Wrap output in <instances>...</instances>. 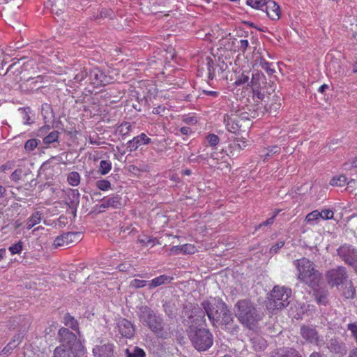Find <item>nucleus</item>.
Listing matches in <instances>:
<instances>
[{"mask_svg":"<svg viewBox=\"0 0 357 357\" xmlns=\"http://www.w3.org/2000/svg\"><path fill=\"white\" fill-rule=\"evenodd\" d=\"M294 264L298 271V279L314 288L319 285L321 273L314 269L313 263L307 258L295 260Z\"/></svg>","mask_w":357,"mask_h":357,"instance_id":"3","label":"nucleus"},{"mask_svg":"<svg viewBox=\"0 0 357 357\" xmlns=\"http://www.w3.org/2000/svg\"><path fill=\"white\" fill-rule=\"evenodd\" d=\"M58 340L61 343L59 347L73 349L74 347L79 345L77 336L75 333L66 328H61L58 333Z\"/></svg>","mask_w":357,"mask_h":357,"instance_id":"13","label":"nucleus"},{"mask_svg":"<svg viewBox=\"0 0 357 357\" xmlns=\"http://www.w3.org/2000/svg\"><path fill=\"white\" fill-rule=\"evenodd\" d=\"M320 215L321 214H319V211L314 210L306 215L305 221L307 223L312 224L320 218Z\"/></svg>","mask_w":357,"mask_h":357,"instance_id":"42","label":"nucleus"},{"mask_svg":"<svg viewBox=\"0 0 357 357\" xmlns=\"http://www.w3.org/2000/svg\"><path fill=\"white\" fill-rule=\"evenodd\" d=\"M96 187L100 190H107L111 188V183L109 181L102 179L98 180L96 183Z\"/></svg>","mask_w":357,"mask_h":357,"instance_id":"45","label":"nucleus"},{"mask_svg":"<svg viewBox=\"0 0 357 357\" xmlns=\"http://www.w3.org/2000/svg\"><path fill=\"white\" fill-rule=\"evenodd\" d=\"M139 321L147 327L158 338L167 340L173 335V330L169 324H166L163 319L147 305L139 308Z\"/></svg>","mask_w":357,"mask_h":357,"instance_id":"1","label":"nucleus"},{"mask_svg":"<svg viewBox=\"0 0 357 357\" xmlns=\"http://www.w3.org/2000/svg\"><path fill=\"white\" fill-rule=\"evenodd\" d=\"M213 326H216V321L222 314L227 304L220 298H211L201 303Z\"/></svg>","mask_w":357,"mask_h":357,"instance_id":"8","label":"nucleus"},{"mask_svg":"<svg viewBox=\"0 0 357 357\" xmlns=\"http://www.w3.org/2000/svg\"><path fill=\"white\" fill-rule=\"evenodd\" d=\"M131 130V125L128 122H124L121 124L119 126V132L123 135H126L128 134L130 130Z\"/></svg>","mask_w":357,"mask_h":357,"instance_id":"50","label":"nucleus"},{"mask_svg":"<svg viewBox=\"0 0 357 357\" xmlns=\"http://www.w3.org/2000/svg\"><path fill=\"white\" fill-rule=\"evenodd\" d=\"M250 84L255 96L262 100L275 90L274 81L269 79L268 82L265 75L258 70L252 72Z\"/></svg>","mask_w":357,"mask_h":357,"instance_id":"4","label":"nucleus"},{"mask_svg":"<svg viewBox=\"0 0 357 357\" xmlns=\"http://www.w3.org/2000/svg\"><path fill=\"white\" fill-rule=\"evenodd\" d=\"M63 323L73 330L78 329V323L77 320L69 314H66L63 317Z\"/></svg>","mask_w":357,"mask_h":357,"instance_id":"32","label":"nucleus"},{"mask_svg":"<svg viewBox=\"0 0 357 357\" xmlns=\"http://www.w3.org/2000/svg\"><path fill=\"white\" fill-rule=\"evenodd\" d=\"M216 69V74L220 75L223 73L227 68V64L224 61H221L215 66Z\"/></svg>","mask_w":357,"mask_h":357,"instance_id":"60","label":"nucleus"},{"mask_svg":"<svg viewBox=\"0 0 357 357\" xmlns=\"http://www.w3.org/2000/svg\"><path fill=\"white\" fill-rule=\"evenodd\" d=\"M112 169V163L107 160H101L100 162L99 172L102 175H105Z\"/></svg>","mask_w":357,"mask_h":357,"instance_id":"40","label":"nucleus"},{"mask_svg":"<svg viewBox=\"0 0 357 357\" xmlns=\"http://www.w3.org/2000/svg\"><path fill=\"white\" fill-rule=\"evenodd\" d=\"M59 132L56 130L51 132L48 135L43 138V142L50 144L58 140Z\"/></svg>","mask_w":357,"mask_h":357,"instance_id":"41","label":"nucleus"},{"mask_svg":"<svg viewBox=\"0 0 357 357\" xmlns=\"http://www.w3.org/2000/svg\"><path fill=\"white\" fill-rule=\"evenodd\" d=\"M326 348L333 355L343 357L347 353V347L340 337H333L328 339L326 342Z\"/></svg>","mask_w":357,"mask_h":357,"instance_id":"14","label":"nucleus"},{"mask_svg":"<svg viewBox=\"0 0 357 357\" xmlns=\"http://www.w3.org/2000/svg\"><path fill=\"white\" fill-rule=\"evenodd\" d=\"M349 279V273L346 267L337 266L328 270L325 273V280L331 287L343 285Z\"/></svg>","mask_w":357,"mask_h":357,"instance_id":"9","label":"nucleus"},{"mask_svg":"<svg viewBox=\"0 0 357 357\" xmlns=\"http://www.w3.org/2000/svg\"><path fill=\"white\" fill-rule=\"evenodd\" d=\"M79 195H79L78 190H77V189L72 190L70 196L72 197L73 199L68 204L69 207L73 210V215L74 217L76 216L77 207L79 202Z\"/></svg>","mask_w":357,"mask_h":357,"instance_id":"29","label":"nucleus"},{"mask_svg":"<svg viewBox=\"0 0 357 357\" xmlns=\"http://www.w3.org/2000/svg\"><path fill=\"white\" fill-rule=\"evenodd\" d=\"M22 170L21 169H15L10 176V178L14 181H18L21 178Z\"/></svg>","mask_w":357,"mask_h":357,"instance_id":"59","label":"nucleus"},{"mask_svg":"<svg viewBox=\"0 0 357 357\" xmlns=\"http://www.w3.org/2000/svg\"><path fill=\"white\" fill-rule=\"evenodd\" d=\"M250 119L251 118L248 115V112L243 107L236 110L232 109L229 114L224 116V122L227 130L234 133L236 132L243 126H248Z\"/></svg>","mask_w":357,"mask_h":357,"instance_id":"6","label":"nucleus"},{"mask_svg":"<svg viewBox=\"0 0 357 357\" xmlns=\"http://www.w3.org/2000/svg\"><path fill=\"white\" fill-rule=\"evenodd\" d=\"M207 140L212 146H216L219 142V137L214 134H210L207 136Z\"/></svg>","mask_w":357,"mask_h":357,"instance_id":"57","label":"nucleus"},{"mask_svg":"<svg viewBox=\"0 0 357 357\" xmlns=\"http://www.w3.org/2000/svg\"><path fill=\"white\" fill-rule=\"evenodd\" d=\"M259 64L263 69H264L268 75H271L275 73V69L271 67V63L267 62L264 58H261Z\"/></svg>","mask_w":357,"mask_h":357,"instance_id":"43","label":"nucleus"},{"mask_svg":"<svg viewBox=\"0 0 357 357\" xmlns=\"http://www.w3.org/2000/svg\"><path fill=\"white\" fill-rule=\"evenodd\" d=\"M16 346L17 344H15V340H13V342H9L1 351L0 355L10 354L11 351H13V349L16 347Z\"/></svg>","mask_w":357,"mask_h":357,"instance_id":"56","label":"nucleus"},{"mask_svg":"<svg viewBox=\"0 0 357 357\" xmlns=\"http://www.w3.org/2000/svg\"><path fill=\"white\" fill-rule=\"evenodd\" d=\"M266 97L268 98V103L265 106V108L266 109H269L270 113L273 114L274 116H276L278 111L281 107L282 101L283 100L282 94L278 92L272 96L271 94L268 95Z\"/></svg>","mask_w":357,"mask_h":357,"instance_id":"18","label":"nucleus"},{"mask_svg":"<svg viewBox=\"0 0 357 357\" xmlns=\"http://www.w3.org/2000/svg\"><path fill=\"white\" fill-rule=\"evenodd\" d=\"M80 234L78 232H67L57 236L54 241V248L69 247L79 241Z\"/></svg>","mask_w":357,"mask_h":357,"instance_id":"17","label":"nucleus"},{"mask_svg":"<svg viewBox=\"0 0 357 357\" xmlns=\"http://www.w3.org/2000/svg\"><path fill=\"white\" fill-rule=\"evenodd\" d=\"M218 326L232 335L236 334L239 331V326L235 324L233 314L228 309L227 305H226L225 309L216 321V326Z\"/></svg>","mask_w":357,"mask_h":357,"instance_id":"10","label":"nucleus"},{"mask_svg":"<svg viewBox=\"0 0 357 357\" xmlns=\"http://www.w3.org/2000/svg\"><path fill=\"white\" fill-rule=\"evenodd\" d=\"M234 310L238 321L250 330L255 329L262 319L256 305L248 298L238 301Z\"/></svg>","mask_w":357,"mask_h":357,"instance_id":"2","label":"nucleus"},{"mask_svg":"<svg viewBox=\"0 0 357 357\" xmlns=\"http://www.w3.org/2000/svg\"><path fill=\"white\" fill-rule=\"evenodd\" d=\"M22 72V66L19 62H15L10 65L4 74V76L7 75V77L4 79V86L10 89L13 85L19 83L21 81L20 75Z\"/></svg>","mask_w":357,"mask_h":357,"instance_id":"12","label":"nucleus"},{"mask_svg":"<svg viewBox=\"0 0 357 357\" xmlns=\"http://www.w3.org/2000/svg\"><path fill=\"white\" fill-rule=\"evenodd\" d=\"M93 353L94 356L98 357H112L114 356V346L110 343L97 345L93 349Z\"/></svg>","mask_w":357,"mask_h":357,"instance_id":"23","label":"nucleus"},{"mask_svg":"<svg viewBox=\"0 0 357 357\" xmlns=\"http://www.w3.org/2000/svg\"><path fill=\"white\" fill-rule=\"evenodd\" d=\"M119 333L126 338H131L133 337L135 328L131 321L126 319H121L117 324Z\"/></svg>","mask_w":357,"mask_h":357,"instance_id":"20","label":"nucleus"},{"mask_svg":"<svg viewBox=\"0 0 357 357\" xmlns=\"http://www.w3.org/2000/svg\"><path fill=\"white\" fill-rule=\"evenodd\" d=\"M146 284V280H142L138 279H134L130 282V287L133 288H141Z\"/></svg>","mask_w":357,"mask_h":357,"instance_id":"54","label":"nucleus"},{"mask_svg":"<svg viewBox=\"0 0 357 357\" xmlns=\"http://www.w3.org/2000/svg\"><path fill=\"white\" fill-rule=\"evenodd\" d=\"M315 298L318 303L326 305L328 303V294L323 291H317L315 293Z\"/></svg>","mask_w":357,"mask_h":357,"instance_id":"39","label":"nucleus"},{"mask_svg":"<svg viewBox=\"0 0 357 357\" xmlns=\"http://www.w3.org/2000/svg\"><path fill=\"white\" fill-rule=\"evenodd\" d=\"M181 250L183 253L192 254L195 251V248L190 244H185L182 245Z\"/></svg>","mask_w":357,"mask_h":357,"instance_id":"61","label":"nucleus"},{"mask_svg":"<svg viewBox=\"0 0 357 357\" xmlns=\"http://www.w3.org/2000/svg\"><path fill=\"white\" fill-rule=\"evenodd\" d=\"M337 255L342 260L349 266H351L354 271L357 266V248L351 245H343L337 250Z\"/></svg>","mask_w":357,"mask_h":357,"instance_id":"11","label":"nucleus"},{"mask_svg":"<svg viewBox=\"0 0 357 357\" xmlns=\"http://www.w3.org/2000/svg\"><path fill=\"white\" fill-rule=\"evenodd\" d=\"M319 214H321L320 218L324 220H331L333 218V211L329 209L323 210L319 212Z\"/></svg>","mask_w":357,"mask_h":357,"instance_id":"55","label":"nucleus"},{"mask_svg":"<svg viewBox=\"0 0 357 357\" xmlns=\"http://www.w3.org/2000/svg\"><path fill=\"white\" fill-rule=\"evenodd\" d=\"M270 357H302L296 349L292 347H281L275 349Z\"/></svg>","mask_w":357,"mask_h":357,"instance_id":"25","label":"nucleus"},{"mask_svg":"<svg viewBox=\"0 0 357 357\" xmlns=\"http://www.w3.org/2000/svg\"><path fill=\"white\" fill-rule=\"evenodd\" d=\"M267 0H247V4L251 7L264 10V6Z\"/></svg>","mask_w":357,"mask_h":357,"instance_id":"37","label":"nucleus"},{"mask_svg":"<svg viewBox=\"0 0 357 357\" xmlns=\"http://www.w3.org/2000/svg\"><path fill=\"white\" fill-rule=\"evenodd\" d=\"M127 357H145V352L142 349L135 347L133 351L126 349V351Z\"/></svg>","mask_w":357,"mask_h":357,"instance_id":"38","label":"nucleus"},{"mask_svg":"<svg viewBox=\"0 0 357 357\" xmlns=\"http://www.w3.org/2000/svg\"><path fill=\"white\" fill-rule=\"evenodd\" d=\"M264 11L266 12L267 16L272 20H278L280 17V8L273 0H267Z\"/></svg>","mask_w":357,"mask_h":357,"instance_id":"21","label":"nucleus"},{"mask_svg":"<svg viewBox=\"0 0 357 357\" xmlns=\"http://www.w3.org/2000/svg\"><path fill=\"white\" fill-rule=\"evenodd\" d=\"M56 160L57 162H61V157L59 155L52 156L49 160L43 162L41 167H45L47 165H49L52 160Z\"/></svg>","mask_w":357,"mask_h":357,"instance_id":"64","label":"nucleus"},{"mask_svg":"<svg viewBox=\"0 0 357 357\" xmlns=\"http://www.w3.org/2000/svg\"><path fill=\"white\" fill-rule=\"evenodd\" d=\"M40 141L36 139H31L26 142L24 149L26 151H31L36 149Z\"/></svg>","mask_w":357,"mask_h":357,"instance_id":"44","label":"nucleus"},{"mask_svg":"<svg viewBox=\"0 0 357 357\" xmlns=\"http://www.w3.org/2000/svg\"><path fill=\"white\" fill-rule=\"evenodd\" d=\"M188 334L193 347L197 351H206L213 345V335L208 329L190 326Z\"/></svg>","mask_w":357,"mask_h":357,"instance_id":"5","label":"nucleus"},{"mask_svg":"<svg viewBox=\"0 0 357 357\" xmlns=\"http://www.w3.org/2000/svg\"><path fill=\"white\" fill-rule=\"evenodd\" d=\"M89 83L95 87L107 85L111 82L112 78L106 75L100 68H95L89 72Z\"/></svg>","mask_w":357,"mask_h":357,"instance_id":"16","label":"nucleus"},{"mask_svg":"<svg viewBox=\"0 0 357 357\" xmlns=\"http://www.w3.org/2000/svg\"><path fill=\"white\" fill-rule=\"evenodd\" d=\"M243 109L248 112V115L251 119L257 118L259 116V114L263 113L261 111L259 112V106L257 105L243 107Z\"/></svg>","mask_w":357,"mask_h":357,"instance_id":"34","label":"nucleus"},{"mask_svg":"<svg viewBox=\"0 0 357 357\" xmlns=\"http://www.w3.org/2000/svg\"><path fill=\"white\" fill-rule=\"evenodd\" d=\"M291 294L290 289L276 286L271 293L267 303V308L270 310H282L289 304V298Z\"/></svg>","mask_w":357,"mask_h":357,"instance_id":"7","label":"nucleus"},{"mask_svg":"<svg viewBox=\"0 0 357 357\" xmlns=\"http://www.w3.org/2000/svg\"><path fill=\"white\" fill-rule=\"evenodd\" d=\"M347 177L342 174L338 176H334L330 181L331 185L335 186H344L347 183Z\"/></svg>","mask_w":357,"mask_h":357,"instance_id":"35","label":"nucleus"},{"mask_svg":"<svg viewBox=\"0 0 357 357\" xmlns=\"http://www.w3.org/2000/svg\"><path fill=\"white\" fill-rule=\"evenodd\" d=\"M280 148L278 146H273L268 149V152L264 155V160L269 157L273 156L275 153H279Z\"/></svg>","mask_w":357,"mask_h":357,"instance_id":"51","label":"nucleus"},{"mask_svg":"<svg viewBox=\"0 0 357 357\" xmlns=\"http://www.w3.org/2000/svg\"><path fill=\"white\" fill-rule=\"evenodd\" d=\"M87 77H89V72L86 69L84 68L80 73L75 75L73 79L75 82L79 83Z\"/></svg>","mask_w":357,"mask_h":357,"instance_id":"46","label":"nucleus"},{"mask_svg":"<svg viewBox=\"0 0 357 357\" xmlns=\"http://www.w3.org/2000/svg\"><path fill=\"white\" fill-rule=\"evenodd\" d=\"M301 335L308 343L321 347L324 342L316 328L303 325L301 327Z\"/></svg>","mask_w":357,"mask_h":357,"instance_id":"15","label":"nucleus"},{"mask_svg":"<svg viewBox=\"0 0 357 357\" xmlns=\"http://www.w3.org/2000/svg\"><path fill=\"white\" fill-rule=\"evenodd\" d=\"M284 245V241H278L275 245H273L270 248L271 253H276L279 249L282 248Z\"/></svg>","mask_w":357,"mask_h":357,"instance_id":"62","label":"nucleus"},{"mask_svg":"<svg viewBox=\"0 0 357 357\" xmlns=\"http://www.w3.org/2000/svg\"><path fill=\"white\" fill-rule=\"evenodd\" d=\"M53 357H79L73 351V349L57 347L54 351Z\"/></svg>","mask_w":357,"mask_h":357,"instance_id":"27","label":"nucleus"},{"mask_svg":"<svg viewBox=\"0 0 357 357\" xmlns=\"http://www.w3.org/2000/svg\"><path fill=\"white\" fill-rule=\"evenodd\" d=\"M98 200L102 202L100 205V208H101L109 207L120 208L125 204L122 197L118 194H115L109 198L103 197L102 199H98Z\"/></svg>","mask_w":357,"mask_h":357,"instance_id":"19","label":"nucleus"},{"mask_svg":"<svg viewBox=\"0 0 357 357\" xmlns=\"http://www.w3.org/2000/svg\"><path fill=\"white\" fill-rule=\"evenodd\" d=\"M22 250V242L19 241L17 243L9 247V250L12 255L20 254Z\"/></svg>","mask_w":357,"mask_h":357,"instance_id":"49","label":"nucleus"},{"mask_svg":"<svg viewBox=\"0 0 357 357\" xmlns=\"http://www.w3.org/2000/svg\"><path fill=\"white\" fill-rule=\"evenodd\" d=\"M339 57H336L332 54H328L326 57V63L327 70L330 73H340L342 69L341 62H340V54H338Z\"/></svg>","mask_w":357,"mask_h":357,"instance_id":"22","label":"nucleus"},{"mask_svg":"<svg viewBox=\"0 0 357 357\" xmlns=\"http://www.w3.org/2000/svg\"><path fill=\"white\" fill-rule=\"evenodd\" d=\"M68 181L70 185L77 186L80 183V176L77 172H72L68 175Z\"/></svg>","mask_w":357,"mask_h":357,"instance_id":"36","label":"nucleus"},{"mask_svg":"<svg viewBox=\"0 0 357 357\" xmlns=\"http://www.w3.org/2000/svg\"><path fill=\"white\" fill-rule=\"evenodd\" d=\"M41 220V213L39 211H36L28 219L26 227L28 229H31L36 224L39 223Z\"/></svg>","mask_w":357,"mask_h":357,"instance_id":"31","label":"nucleus"},{"mask_svg":"<svg viewBox=\"0 0 357 357\" xmlns=\"http://www.w3.org/2000/svg\"><path fill=\"white\" fill-rule=\"evenodd\" d=\"M234 149H238L239 150L243 149L245 147L248 146L247 142L243 139V140H240L239 139H236V140L231 145Z\"/></svg>","mask_w":357,"mask_h":357,"instance_id":"52","label":"nucleus"},{"mask_svg":"<svg viewBox=\"0 0 357 357\" xmlns=\"http://www.w3.org/2000/svg\"><path fill=\"white\" fill-rule=\"evenodd\" d=\"M347 329L351 332L357 344V324L356 323H350L347 326Z\"/></svg>","mask_w":357,"mask_h":357,"instance_id":"53","label":"nucleus"},{"mask_svg":"<svg viewBox=\"0 0 357 357\" xmlns=\"http://www.w3.org/2000/svg\"><path fill=\"white\" fill-rule=\"evenodd\" d=\"M173 280L172 277L162 275L153 279L149 283V287L151 289L157 287L164 284H168Z\"/></svg>","mask_w":357,"mask_h":357,"instance_id":"28","label":"nucleus"},{"mask_svg":"<svg viewBox=\"0 0 357 357\" xmlns=\"http://www.w3.org/2000/svg\"><path fill=\"white\" fill-rule=\"evenodd\" d=\"M355 293H356V291H355L354 287L352 285H350L349 287H347L344 289V290L343 291V296L347 299H351V298H354V297L355 296Z\"/></svg>","mask_w":357,"mask_h":357,"instance_id":"48","label":"nucleus"},{"mask_svg":"<svg viewBox=\"0 0 357 357\" xmlns=\"http://www.w3.org/2000/svg\"><path fill=\"white\" fill-rule=\"evenodd\" d=\"M206 66L208 70V78L212 80L216 74V69L213 60L208 56L206 57Z\"/></svg>","mask_w":357,"mask_h":357,"instance_id":"33","label":"nucleus"},{"mask_svg":"<svg viewBox=\"0 0 357 357\" xmlns=\"http://www.w3.org/2000/svg\"><path fill=\"white\" fill-rule=\"evenodd\" d=\"M163 309L165 313L169 318L172 319L176 317V310L174 305L172 304L170 302H165L163 304Z\"/></svg>","mask_w":357,"mask_h":357,"instance_id":"30","label":"nucleus"},{"mask_svg":"<svg viewBox=\"0 0 357 357\" xmlns=\"http://www.w3.org/2000/svg\"><path fill=\"white\" fill-rule=\"evenodd\" d=\"M276 217V214H274L272 217L266 220V221L263 222L262 223L259 224L258 227L256 228V229L261 228L263 226H268L270 225H272L274 222V219Z\"/></svg>","mask_w":357,"mask_h":357,"instance_id":"63","label":"nucleus"},{"mask_svg":"<svg viewBox=\"0 0 357 357\" xmlns=\"http://www.w3.org/2000/svg\"><path fill=\"white\" fill-rule=\"evenodd\" d=\"M250 342L252 348L257 351L264 350L267 347L266 340L257 334L250 337Z\"/></svg>","mask_w":357,"mask_h":357,"instance_id":"26","label":"nucleus"},{"mask_svg":"<svg viewBox=\"0 0 357 357\" xmlns=\"http://www.w3.org/2000/svg\"><path fill=\"white\" fill-rule=\"evenodd\" d=\"M113 15H114V13L110 9H102L99 14V17L100 18L109 17V18L112 19Z\"/></svg>","mask_w":357,"mask_h":357,"instance_id":"58","label":"nucleus"},{"mask_svg":"<svg viewBox=\"0 0 357 357\" xmlns=\"http://www.w3.org/2000/svg\"><path fill=\"white\" fill-rule=\"evenodd\" d=\"M150 142L151 139L148 137L146 134L142 133L132 139L129 140L127 143V148L129 149V151L132 152L135 151L141 145L149 144Z\"/></svg>","mask_w":357,"mask_h":357,"instance_id":"24","label":"nucleus"},{"mask_svg":"<svg viewBox=\"0 0 357 357\" xmlns=\"http://www.w3.org/2000/svg\"><path fill=\"white\" fill-rule=\"evenodd\" d=\"M250 77L248 75L242 73L235 81L236 85H241L244 84H248V85H250V82H249Z\"/></svg>","mask_w":357,"mask_h":357,"instance_id":"47","label":"nucleus"}]
</instances>
